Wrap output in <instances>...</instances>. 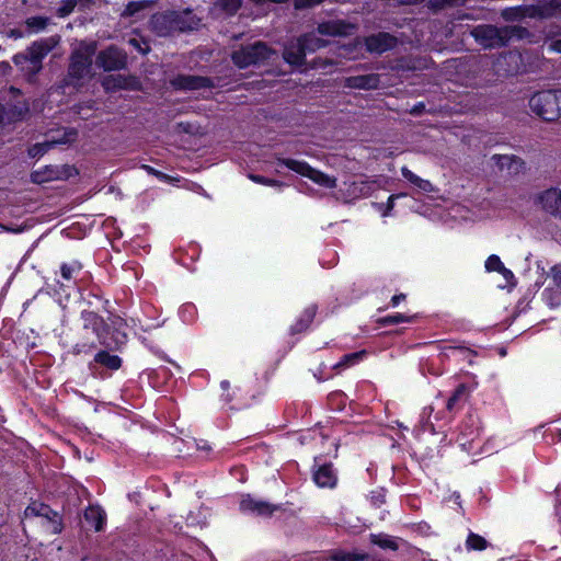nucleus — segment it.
Listing matches in <instances>:
<instances>
[{"label":"nucleus","instance_id":"12","mask_svg":"<svg viewBox=\"0 0 561 561\" xmlns=\"http://www.w3.org/2000/svg\"><path fill=\"white\" fill-rule=\"evenodd\" d=\"M397 45V38L386 32L369 35L365 38V47L369 53L382 54Z\"/></svg>","mask_w":561,"mask_h":561},{"label":"nucleus","instance_id":"48","mask_svg":"<svg viewBox=\"0 0 561 561\" xmlns=\"http://www.w3.org/2000/svg\"><path fill=\"white\" fill-rule=\"evenodd\" d=\"M427 7L431 10L437 12L439 10L446 9L447 4H446V0H428Z\"/></svg>","mask_w":561,"mask_h":561},{"label":"nucleus","instance_id":"24","mask_svg":"<svg viewBox=\"0 0 561 561\" xmlns=\"http://www.w3.org/2000/svg\"><path fill=\"white\" fill-rule=\"evenodd\" d=\"M84 520L95 531H101L105 522V513L100 506L91 505L84 511Z\"/></svg>","mask_w":561,"mask_h":561},{"label":"nucleus","instance_id":"22","mask_svg":"<svg viewBox=\"0 0 561 561\" xmlns=\"http://www.w3.org/2000/svg\"><path fill=\"white\" fill-rule=\"evenodd\" d=\"M111 325L114 329L111 335L112 341H104L103 344H105L107 347H119L127 341V334L123 331V328L126 324L122 318L115 317L114 319H112Z\"/></svg>","mask_w":561,"mask_h":561},{"label":"nucleus","instance_id":"46","mask_svg":"<svg viewBox=\"0 0 561 561\" xmlns=\"http://www.w3.org/2000/svg\"><path fill=\"white\" fill-rule=\"evenodd\" d=\"M410 320H411V318L405 317V316H403L401 313H398L396 316H388V317L383 318L381 320V323H383V324H396V323H400V322H408Z\"/></svg>","mask_w":561,"mask_h":561},{"label":"nucleus","instance_id":"63","mask_svg":"<svg viewBox=\"0 0 561 561\" xmlns=\"http://www.w3.org/2000/svg\"><path fill=\"white\" fill-rule=\"evenodd\" d=\"M305 327H301V328H298L297 330H295V332H299L304 329Z\"/></svg>","mask_w":561,"mask_h":561},{"label":"nucleus","instance_id":"47","mask_svg":"<svg viewBox=\"0 0 561 561\" xmlns=\"http://www.w3.org/2000/svg\"><path fill=\"white\" fill-rule=\"evenodd\" d=\"M128 44H129L130 46H133L134 48H136V49H137L139 53H141L142 55L148 54V53H149V50H150V47H149V45H148L146 42H144L145 47H142V46H141V41H140V39H138V38H135V37L129 38V39H128Z\"/></svg>","mask_w":561,"mask_h":561},{"label":"nucleus","instance_id":"53","mask_svg":"<svg viewBox=\"0 0 561 561\" xmlns=\"http://www.w3.org/2000/svg\"><path fill=\"white\" fill-rule=\"evenodd\" d=\"M424 108H425L424 103H419V104L414 105V106L411 108L410 113H411L412 115H420V114L424 111Z\"/></svg>","mask_w":561,"mask_h":561},{"label":"nucleus","instance_id":"31","mask_svg":"<svg viewBox=\"0 0 561 561\" xmlns=\"http://www.w3.org/2000/svg\"><path fill=\"white\" fill-rule=\"evenodd\" d=\"M503 34L505 44L507 46L513 38L523 39L529 36V31L526 27L519 25H505L503 26Z\"/></svg>","mask_w":561,"mask_h":561},{"label":"nucleus","instance_id":"36","mask_svg":"<svg viewBox=\"0 0 561 561\" xmlns=\"http://www.w3.org/2000/svg\"><path fill=\"white\" fill-rule=\"evenodd\" d=\"M469 550H484L488 547V541L480 535L471 533L466 541Z\"/></svg>","mask_w":561,"mask_h":561},{"label":"nucleus","instance_id":"18","mask_svg":"<svg viewBox=\"0 0 561 561\" xmlns=\"http://www.w3.org/2000/svg\"><path fill=\"white\" fill-rule=\"evenodd\" d=\"M170 13L175 32L192 31L199 23V20L192 14L191 10H184L182 12L170 11Z\"/></svg>","mask_w":561,"mask_h":561},{"label":"nucleus","instance_id":"1","mask_svg":"<svg viewBox=\"0 0 561 561\" xmlns=\"http://www.w3.org/2000/svg\"><path fill=\"white\" fill-rule=\"evenodd\" d=\"M58 36H50L36 41L24 53L16 54L13 57V62L31 79L42 70L43 59L58 45Z\"/></svg>","mask_w":561,"mask_h":561},{"label":"nucleus","instance_id":"34","mask_svg":"<svg viewBox=\"0 0 561 561\" xmlns=\"http://www.w3.org/2000/svg\"><path fill=\"white\" fill-rule=\"evenodd\" d=\"M242 0H217L215 7L227 15H233L241 8Z\"/></svg>","mask_w":561,"mask_h":561},{"label":"nucleus","instance_id":"32","mask_svg":"<svg viewBox=\"0 0 561 561\" xmlns=\"http://www.w3.org/2000/svg\"><path fill=\"white\" fill-rule=\"evenodd\" d=\"M151 1L142 0V1H131L129 2L124 11L122 12V18H133L138 16V14L149 8L151 5Z\"/></svg>","mask_w":561,"mask_h":561},{"label":"nucleus","instance_id":"58","mask_svg":"<svg viewBox=\"0 0 561 561\" xmlns=\"http://www.w3.org/2000/svg\"><path fill=\"white\" fill-rule=\"evenodd\" d=\"M404 299H405V295L404 294L394 295L392 297V304L393 305H398L401 300H404Z\"/></svg>","mask_w":561,"mask_h":561},{"label":"nucleus","instance_id":"4","mask_svg":"<svg viewBox=\"0 0 561 561\" xmlns=\"http://www.w3.org/2000/svg\"><path fill=\"white\" fill-rule=\"evenodd\" d=\"M275 55L266 43L257 41L253 44L241 45L239 49L232 51L231 60L240 69L250 66H260L267 62Z\"/></svg>","mask_w":561,"mask_h":561},{"label":"nucleus","instance_id":"5","mask_svg":"<svg viewBox=\"0 0 561 561\" xmlns=\"http://www.w3.org/2000/svg\"><path fill=\"white\" fill-rule=\"evenodd\" d=\"M533 113L547 122L561 117V90H548L535 93L529 100Z\"/></svg>","mask_w":561,"mask_h":561},{"label":"nucleus","instance_id":"42","mask_svg":"<svg viewBox=\"0 0 561 561\" xmlns=\"http://www.w3.org/2000/svg\"><path fill=\"white\" fill-rule=\"evenodd\" d=\"M501 16L505 21H519L522 20L520 7L506 8L501 12Z\"/></svg>","mask_w":561,"mask_h":561},{"label":"nucleus","instance_id":"16","mask_svg":"<svg viewBox=\"0 0 561 561\" xmlns=\"http://www.w3.org/2000/svg\"><path fill=\"white\" fill-rule=\"evenodd\" d=\"M150 27L158 36H170L175 33L170 11L153 14L150 19Z\"/></svg>","mask_w":561,"mask_h":561},{"label":"nucleus","instance_id":"62","mask_svg":"<svg viewBox=\"0 0 561 561\" xmlns=\"http://www.w3.org/2000/svg\"><path fill=\"white\" fill-rule=\"evenodd\" d=\"M2 112H3V110H2V106L0 105V123L2 122V118H3Z\"/></svg>","mask_w":561,"mask_h":561},{"label":"nucleus","instance_id":"38","mask_svg":"<svg viewBox=\"0 0 561 561\" xmlns=\"http://www.w3.org/2000/svg\"><path fill=\"white\" fill-rule=\"evenodd\" d=\"M366 354L365 351H359L351 354H346L343 356L342 360L336 365V367H347L356 362L360 360L364 355Z\"/></svg>","mask_w":561,"mask_h":561},{"label":"nucleus","instance_id":"27","mask_svg":"<svg viewBox=\"0 0 561 561\" xmlns=\"http://www.w3.org/2000/svg\"><path fill=\"white\" fill-rule=\"evenodd\" d=\"M84 329H92L100 337V331L105 325L104 320L93 311H83L81 314Z\"/></svg>","mask_w":561,"mask_h":561},{"label":"nucleus","instance_id":"51","mask_svg":"<svg viewBox=\"0 0 561 561\" xmlns=\"http://www.w3.org/2000/svg\"><path fill=\"white\" fill-rule=\"evenodd\" d=\"M500 274L503 275V277L510 282L514 278V274L512 273V271H510L508 268H506L504 265H503V268H501V271H497Z\"/></svg>","mask_w":561,"mask_h":561},{"label":"nucleus","instance_id":"14","mask_svg":"<svg viewBox=\"0 0 561 561\" xmlns=\"http://www.w3.org/2000/svg\"><path fill=\"white\" fill-rule=\"evenodd\" d=\"M538 201L547 213L561 219V190H546L538 196Z\"/></svg>","mask_w":561,"mask_h":561},{"label":"nucleus","instance_id":"20","mask_svg":"<svg viewBox=\"0 0 561 561\" xmlns=\"http://www.w3.org/2000/svg\"><path fill=\"white\" fill-rule=\"evenodd\" d=\"M522 56L518 53L510 51L497 59L499 71L503 70L506 76H513L519 71Z\"/></svg>","mask_w":561,"mask_h":561},{"label":"nucleus","instance_id":"7","mask_svg":"<svg viewBox=\"0 0 561 561\" xmlns=\"http://www.w3.org/2000/svg\"><path fill=\"white\" fill-rule=\"evenodd\" d=\"M470 35L485 49H493L506 46L503 26L481 24L471 28Z\"/></svg>","mask_w":561,"mask_h":561},{"label":"nucleus","instance_id":"29","mask_svg":"<svg viewBox=\"0 0 561 561\" xmlns=\"http://www.w3.org/2000/svg\"><path fill=\"white\" fill-rule=\"evenodd\" d=\"M302 43L304 49L307 53H314L320 48L328 45V41L316 36L313 33L305 34L299 37Z\"/></svg>","mask_w":561,"mask_h":561},{"label":"nucleus","instance_id":"13","mask_svg":"<svg viewBox=\"0 0 561 561\" xmlns=\"http://www.w3.org/2000/svg\"><path fill=\"white\" fill-rule=\"evenodd\" d=\"M356 25L344 20H331L318 25L317 31L327 36H348L354 34Z\"/></svg>","mask_w":561,"mask_h":561},{"label":"nucleus","instance_id":"35","mask_svg":"<svg viewBox=\"0 0 561 561\" xmlns=\"http://www.w3.org/2000/svg\"><path fill=\"white\" fill-rule=\"evenodd\" d=\"M365 557V554L337 550L331 553L330 559L332 561H362Z\"/></svg>","mask_w":561,"mask_h":561},{"label":"nucleus","instance_id":"59","mask_svg":"<svg viewBox=\"0 0 561 561\" xmlns=\"http://www.w3.org/2000/svg\"><path fill=\"white\" fill-rule=\"evenodd\" d=\"M76 5V1L75 0H71L70 1V7L69 9H66V8H62L60 11H61V14H68L72 11V9L75 8Z\"/></svg>","mask_w":561,"mask_h":561},{"label":"nucleus","instance_id":"30","mask_svg":"<svg viewBox=\"0 0 561 561\" xmlns=\"http://www.w3.org/2000/svg\"><path fill=\"white\" fill-rule=\"evenodd\" d=\"M539 7L541 19H550L561 13V0H541Z\"/></svg>","mask_w":561,"mask_h":561},{"label":"nucleus","instance_id":"19","mask_svg":"<svg viewBox=\"0 0 561 561\" xmlns=\"http://www.w3.org/2000/svg\"><path fill=\"white\" fill-rule=\"evenodd\" d=\"M242 511L255 513L259 516H271L279 507L263 501H255L250 495L242 499L240 503Z\"/></svg>","mask_w":561,"mask_h":561},{"label":"nucleus","instance_id":"15","mask_svg":"<svg viewBox=\"0 0 561 561\" xmlns=\"http://www.w3.org/2000/svg\"><path fill=\"white\" fill-rule=\"evenodd\" d=\"M380 84L378 73L351 76L344 79L343 85L350 89L375 90Z\"/></svg>","mask_w":561,"mask_h":561},{"label":"nucleus","instance_id":"9","mask_svg":"<svg viewBox=\"0 0 561 561\" xmlns=\"http://www.w3.org/2000/svg\"><path fill=\"white\" fill-rule=\"evenodd\" d=\"M170 84L175 90H201L215 88V83L210 78L193 75H178L171 79Z\"/></svg>","mask_w":561,"mask_h":561},{"label":"nucleus","instance_id":"64","mask_svg":"<svg viewBox=\"0 0 561 561\" xmlns=\"http://www.w3.org/2000/svg\"><path fill=\"white\" fill-rule=\"evenodd\" d=\"M558 435H559V437H560V439H561V430L559 431Z\"/></svg>","mask_w":561,"mask_h":561},{"label":"nucleus","instance_id":"2","mask_svg":"<svg viewBox=\"0 0 561 561\" xmlns=\"http://www.w3.org/2000/svg\"><path fill=\"white\" fill-rule=\"evenodd\" d=\"M96 50L94 43L81 44L76 48L69 58L67 76L64 79L65 85L79 88L84 79L90 77L92 69V56Z\"/></svg>","mask_w":561,"mask_h":561},{"label":"nucleus","instance_id":"25","mask_svg":"<svg viewBox=\"0 0 561 561\" xmlns=\"http://www.w3.org/2000/svg\"><path fill=\"white\" fill-rule=\"evenodd\" d=\"M316 483L319 486H328L332 488L336 483V477L333 472V469L330 465H324L318 469L313 477Z\"/></svg>","mask_w":561,"mask_h":561},{"label":"nucleus","instance_id":"54","mask_svg":"<svg viewBox=\"0 0 561 561\" xmlns=\"http://www.w3.org/2000/svg\"><path fill=\"white\" fill-rule=\"evenodd\" d=\"M468 0H446L447 8L463 5Z\"/></svg>","mask_w":561,"mask_h":561},{"label":"nucleus","instance_id":"8","mask_svg":"<svg viewBox=\"0 0 561 561\" xmlns=\"http://www.w3.org/2000/svg\"><path fill=\"white\" fill-rule=\"evenodd\" d=\"M128 56L122 48L111 45L99 51L96 65L104 71H118L127 68Z\"/></svg>","mask_w":561,"mask_h":561},{"label":"nucleus","instance_id":"6","mask_svg":"<svg viewBox=\"0 0 561 561\" xmlns=\"http://www.w3.org/2000/svg\"><path fill=\"white\" fill-rule=\"evenodd\" d=\"M277 162L287 167L288 169L295 171L296 173L309 178L314 183L329 187L334 188L336 186V179L331 178L328 174H324L323 172L313 169L311 165H309L305 161H298L295 159H287V158H277Z\"/></svg>","mask_w":561,"mask_h":561},{"label":"nucleus","instance_id":"21","mask_svg":"<svg viewBox=\"0 0 561 561\" xmlns=\"http://www.w3.org/2000/svg\"><path fill=\"white\" fill-rule=\"evenodd\" d=\"M492 160L501 171L506 170L510 173H518L524 165L522 159L516 156L494 154Z\"/></svg>","mask_w":561,"mask_h":561},{"label":"nucleus","instance_id":"17","mask_svg":"<svg viewBox=\"0 0 561 561\" xmlns=\"http://www.w3.org/2000/svg\"><path fill=\"white\" fill-rule=\"evenodd\" d=\"M283 58L286 62L296 67H300L306 64V51L299 37L295 41H290L285 46Z\"/></svg>","mask_w":561,"mask_h":561},{"label":"nucleus","instance_id":"50","mask_svg":"<svg viewBox=\"0 0 561 561\" xmlns=\"http://www.w3.org/2000/svg\"><path fill=\"white\" fill-rule=\"evenodd\" d=\"M250 1L253 2L256 5H262V4H265L267 2L280 4V3L287 2L288 0H250Z\"/></svg>","mask_w":561,"mask_h":561},{"label":"nucleus","instance_id":"39","mask_svg":"<svg viewBox=\"0 0 561 561\" xmlns=\"http://www.w3.org/2000/svg\"><path fill=\"white\" fill-rule=\"evenodd\" d=\"M47 23H48V18H44V16H32L25 21V24L27 25V27L33 31L44 30L46 27Z\"/></svg>","mask_w":561,"mask_h":561},{"label":"nucleus","instance_id":"61","mask_svg":"<svg viewBox=\"0 0 561 561\" xmlns=\"http://www.w3.org/2000/svg\"><path fill=\"white\" fill-rule=\"evenodd\" d=\"M456 347H453V346H448V347H445L444 350L447 351V350H455ZM459 350L461 351H465L466 348L465 347H458Z\"/></svg>","mask_w":561,"mask_h":561},{"label":"nucleus","instance_id":"11","mask_svg":"<svg viewBox=\"0 0 561 561\" xmlns=\"http://www.w3.org/2000/svg\"><path fill=\"white\" fill-rule=\"evenodd\" d=\"M547 279L550 280L545 289L546 298L551 307L561 306V264L550 268Z\"/></svg>","mask_w":561,"mask_h":561},{"label":"nucleus","instance_id":"41","mask_svg":"<svg viewBox=\"0 0 561 561\" xmlns=\"http://www.w3.org/2000/svg\"><path fill=\"white\" fill-rule=\"evenodd\" d=\"M520 12H522V19H524V18L541 19L539 3L535 4V5H520Z\"/></svg>","mask_w":561,"mask_h":561},{"label":"nucleus","instance_id":"56","mask_svg":"<svg viewBox=\"0 0 561 561\" xmlns=\"http://www.w3.org/2000/svg\"><path fill=\"white\" fill-rule=\"evenodd\" d=\"M0 229L4 230V231H8V232H14V233L21 232L23 230L22 228H11V227H7V226L1 225V224H0Z\"/></svg>","mask_w":561,"mask_h":561},{"label":"nucleus","instance_id":"26","mask_svg":"<svg viewBox=\"0 0 561 561\" xmlns=\"http://www.w3.org/2000/svg\"><path fill=\"white\" fill-rule=\"evenodd\" d=\"M61 178L60 171L54 167L47 165L43 170H35L31 173L33 183H44Z\"/></svg>","mask_w":561,"mask_h":561},{"label":"nucleus","instance_id":"33","mask_svg":"<svg viewBox=\"0 0 561 561\" xmlns=\"http://www.w3.org/2000/svg\"><path fill=\"white\" fill-rule=\"evenodd\" d=\"M95 362L100 363L111 369H117L121 367L122 360L116 355H110L107 352L102 351L95 355Z\"/></svg>","mask_w":561,"mask_h":561},{"label":"nucleus","instance_id":"40","mask_svg":"<svg viewBox=\"0 0 561 561\" xmlns=\"http://www.w3.org/2000/svg\"><path fill=\"white\" fill-rule=\"evenodd\" d=\"M249 179L257 184L274 186V187H283L285 184L278 180L268 179L257 174H249Z\"/></svg>","mask_w":561,"mask_h":561},{"label":"nucleus","instance_id":"10","mask_svg":"<svg viewBox=\"0 0 561 561\" xmlns=\"http://www.w3.org/2000/svg\"><path fill=\"white\" fill-rule=\"evenodd\" d=\"M102 87L105 91H139L141 89V83L136 76L110 75L103 78Z\"/></svg>","mask_w":561,"mask_h":561},{"label":"nucleus","instance_id":"23","mask_svg":"<svg viewBox=\"0 0 561 561\" xmlns=\"http://www.w3.org/2000/svg\"><path fill=\"white\" fill-rule=\"evenodd\" d=\"M77 133L75 130H69V131H65L64 134V137L62 138H53L48 141H45V142H42V144H36L34 145L30 150H28V153L31 157H38V156H43L44 153H46L50 148H53L55 145L57 144H66L68 142L70 139H69V136H76Z\"/></svg>","mask_w":561,"mask_h":561},{"label":"nucleus","instance_id":"60","mask_svg":"<svg viewBox=\"0 0 561 561\" xmlns=\"http://www.w3.org/2000/svg\"><path fill=\"white\" fill-rule=\"evenodd\" d=\"M145 169H147L150 173L157 175V176H162V178H165L164 174H162L161 172L152 169L151 167H148V165H144Z\"/></svg>","mask_w":561,"mask_h":561},{"label":"nucleus","instance_id":"49","mask_svg":"<svg viewBox=\"0 0 561 561\" xmlns=\"http://www.w3.org/2000/svg\"><path fill=\"white\" fill-rule=\"evenodd\" d=\"M73 268L67 264L61 266V275L65 279H70L72 276Z\"/></svg>","mask_w":561,"mask_h":561},{"label":"nucleus","instance_id":"45","mask_svg":"<svg viewBox=\"0 0 561 561\" xmlns=\"http://www.w3.org/2000/svg\"><path fill=\"white\" fill-rule=\"evenodd\" d=\"M324 0H294V7L296 10H304L317 4H320Z\"/></svg>","mask_w":561,"mask_h":561},{"label":"nucleus","instance_id":"28","mask_svg":"<svg viewBox=\"0 0 561 561\" xmlns=\"http://www.w3.org/2000/svg\"><path fill=\"white\" fill-rule=\"evenodd\" d=\"M402 176L408 180L410 183L415 185L419 190L422 192L431 193L434 191L433 184L427 181L423 180L420 176L415 175L412 171H410L407 167H403L401 169Z\"/></svg>","mask_w":561,"mask_h":561},{"label":"nucleus","instance_id":"3","mask_svg":"<svg viewBox=\"0 0 561 561\" xmlns=\"http://www.w3.org/2000/svg\"><path fill=\"white\" fill-rule=\"evenodd\" d=\"M22 523L24 528L39 524L53 535L60 534L64 528L61 515L48 505L36 501L25 508Z\"/></svg>","mask_w":561,"mask_h":561},{"label":"nucleus","instance_id":"44","mask_svg":"<svg viewBox=\"0 0 561 561\" xmlns=\"http://www.w3.org/2000/svg\"><path fill=\"white\" fill-rule=\"evenodd\" d=\"M467 391V388L465 385H459L457 387V389L455 390V392L453 393V396L448 399V402H447V409L450 411L453 410L455 403L461 398V396H463Z\"/></svg>","mask_w":561,"mask_h":561},{"label":"nucleus","instance_id":"57","mask_svg":"<svg viewBox=\"0 0 561 561\" xmlns=\"http://www.w3.org/2000/svg\"><path fill=\"white\" fill-rule=\"evenodd\" d=\"M374 504H382L385 503V496L382 494H378L377 496L371 497Z\"/></svg>","mask_w":561,"mask_h":561},{"label":"nucleus","instance_id":"55","mask_svg":"<svg viewBox=\"0 0 561 561\" xmlns=\"http://www.w3.org/2000/svg\"><path fill=\"white\" fill-rule=\"evenodd\" d=\"M549 47L553 51L561 53V39L552 41Z\"/></svg>","mask_w":561,"mask_h":561},{"label":"nucleus","instance_id":"37","mask_svg":"<svg viewBox=\"0 0 561 561\" xmlns=\"http://www.w3.org/2000/svg\"><path fill=\"white\" fill-rule=\"evenodd\" d=\"M370 540L373 543H375L383 549H391V550L398 549V545L393 540H391L388 536L371 535Z\"/></svg>","mask_w":561,"mask_h":561},{"label":"nucleus","instance_id":"43","mask_svg":"<svg viewBox=\"0 0 561 561\" xmlns=\"http://www.w3.org/2000/svg\"><path fill=\"white\" fill-rule=\"evenodd\" d=\"M485 268L489 271V272H497V271H501V268H503V263L501 262L500 257L495 254H492L488 257L486 262H485Z\"/></svg>","mask_w":561,"mask_h":561},{"label":"nucleus","instance_id":"52","mask_svg":"<svg viewBox=\"0 0 561 561\" xmlns=\"http://www.w3.org/2000/svg\"><path fill=\"white\" fill-rule=\"evenodd\" d=\"M397 197H398L397 195H391V196L388 198L387 208H386V211L383 213V215H385V216L389 215L390 210L393 208V206H394V199H396Z\"/></svg>","mask_w":561,"mask_h":561}]
</instances>
